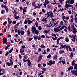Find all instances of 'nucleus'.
Returning a JSON list of instances; mask_svg holds the SVG:
<instances>
[{"label":"nucleus","mask_w":77,"mask_h":77,"mask_svg":"<svg viewBox=\"0 0 77 77\" xmlns=\"http://www.w3.org/2000/svg\"><path fill=\"white\" fill-rule=\"evenodd\" d=\"M32 32L33 33L38 35L39 34V31L36 30V28L34 26L32 27Z\"/></svg>","instance_id":"nucleus-1"},{"label":"nucleus","mask_w":77,"mask_h":77,"mask_svg":"<svg viewBox=\"0 0 77 77\" xmlns=\"http://www.w3.org/2000/svg\"><path fill=\"white\" fill-rule=\"evenodd\" d=\"M74 69L76 70H73L71 71V72H72V74H74V75H76V76H77V67H74Z\"/></svg>","instance_id":"nucleus-2"},{"label":"nucleus","mask_w":77,"mask_h":77,"mask_svg":"<svg viewBox=\"0 0 77 77\" xmlns=\"http://www.w3.org/2000/svg\"><path fill=\"white\" fill-rule=\"evenodd\" d=\"M14 63V62L12 60V59H11L10 60V63L8 62H7L6 63V64L8 65V66H10L11 65H13Z\"/></svg>","instance_id":"nucleus-3"},{"label":"nucleus","mask_w":77,"mask_h":77,"mask_svg":"<svg viewBox=\"0 0 77 77\" xmlns=\"http://www.w3.org/2000/svg\"><path fill=\"white\" fill-rule=\"evenodd\" d=\"M76 61V60L75 61V60H74L72 62V65L74 66V67H77V64L74 63Z\"/></svg>","instance_id":"nucleus-4"},{"label":"nucleus","mask_w":77,"mask_h":77,"mask_svg":"<svg viewBox=\"0 0 77 77\" xmlns=\"http://www.w3.org/2000/svg\"><path fill=\"white\" fill-rule=\"evenodd\" d=\"M2 72H3V73H4V74H5V73H6V71H5V69L3 68L0 69V73H1V72H2Z\"/></svg>","instance_id":"nucleus-5"},{"label":"nucleus","mask_w":77,"mask_h":77,"mask_svg":"<svg viewBox=\"0 0 77 77\" xmlns=\"http://www.w3.org/2000/svg\"><path fill=\"white\" fill-rule=\"evenodd\" d=\"M73 69V67L72 66H70L69 68L68 69V71H69L70 72L71 70H72Z\"/></svg>","instance_id":"nucleus-6"},{"label":"nucleus","mask_w":77,"mask_h":77,"mask_svg":"<svg viewBox=\"0 0 77 77\" xmlns=\"http://www.w3.org/2000/svg\"><path fill=\"white\" fill-rule=\"evenodd\" d=\"M53 58L54 59L56 60V61H57V55H55V56H54Z\"/></svg>","instance_id":"nucleus-7"},{"label":"nucleus","mask_w":77,"mask_h":77,"mask_svg":"<svg viewBox=\"0 0 77 77\" xmlns=\"http://www.w3.org/2000/svg\"><path fill=\"white\" fill-rule=\"evenodd\" d=\"M27 61L28 63V66H30V65H31V62H30V60H29V59L28 58L27 59Z\"/></svg>","instance_id":"nucleus-8"},{"label":"nucleus","mask_w":77,"mask_h":77,"mask_svg":"<svg viewBox=\"0 0 77 77\" xmlns=\"http://www.w3.org/2000/svg\"><path fill=\"white\" fill-rule=\"evenodd\" d=\"M14 18H15V19H16V20H17V19H18L19 17V16H17V15H16L15 14H14Z\"/></svg>","instance_id":"nucleus-9"},{"label":"nucleus","mask_w":77,"mask_h":77,"mask_svg":"<svg viewBox=\"0 0 77 77\" xmlns=\"http://www.w3.org/2000/svg\"><path fill=\"white\" fill-rule=\"evenodd\" d=\"M72 29L73 30L72 31V32L74 33H76V32H77V29H76V28H73Z\"/></svg>","instance_id":"nucleus-10"},{"label":"nucleus","mask_w":77,"mask_h":77,"mask_svg":"<svg viewBox=\"0 0 77 77\" xmlns=\"http://www.w3.org/2000/svg\"><path fill=\"white\" fill-rule=\"evenodd\" d=\"M64 53V50H61L59 51V53L60 54H63Z\"/></svg>","instance_id":"nucleus-11"},{"label":"nucleus","mask_w":77,"mask_h":77,"mask_svg":"<svg viewBox=\"0 0 77 77\" xmlns=\"http://www.w3.org/2000/svg\"><path fill=\"white\" fill-rule=\"evenodd\" d=\"M4 8L5 9L7 13H8V11H9V8L7 7H5Z\"/></svg>","instance_id":"nucleus-12"},{"label":"nucleus","mask_w":77,"mask_h":77,"mask_svg":"<svg viewBox=\"0 0 77 77\" xmlns=\"http://www.w3.org/2000/svg\"><path fill=\"white\" fill-rule=\"evenodd\" d=\"M70 54H71L70 55L69 57H71V59H72L73 57V56H74V55L73 54V53H72V52H71Z\"/></svg>","instance_id":"nucleus-13"},{"label":"nucleus","mask_w":77,"mask_h":77,"mask_svg":"<svg viewBox=\"0 0 77 77\" xmlns=\"http://www.w3.org/2000/svg\"><path fill=\"white\" fill-rule=\"evenodd\" d=\"M66 5H65V8H66L67 9H68L69 7V5L68 4H67V2H66Z\"/></svg>","instance_id":"nucleus-14"},{"label":"nucleus","mask_w":77,"mask_h":77,"mask_svg":"<svg viewBox=\"0 0 77 77\" xmlns=\"http://www.w3.org/2000/svg\"><path fill=\"white\" fill-rule=\"evenodd\" d=\"M21 35H24V32L23 30H21Z\"/></svg>","instance_id":"nucleus-15"},{"label":"nucleus","mask_w":77,"mask_h":77,"mask_svg":"<svg viewBox=\"0 0 77 77\" xmlns=\"http://www.w3.org/2000/svg\"><path fill=\"white\" fill-rule=\"evenodd\" d=\"M61 62L63 64V65H65V59L64 60H62Z\"/></svg>","instance_id":"nucleus-16"},{"label":"nucleus","mask_w":77,"mask_h":77,"mask_svg":"<svg viewBox=\"0 0 77 77\" xmlns=\"http://www.w3.org/2000/svg\"><path fill=\"white\" fill-rule=\"evenodd\" d=\"M37 39H38V40H41V35H40L38 36L37 35Z\"/></svg>","instance_id":"nucleus-17"},{"label":"nucleus","mask_w":77,"mask_h":77,"mask_svg":"<svg viewBox=\"0 0 77 77\" xmlns=\"http://www.w3.org/2000/svg\"><path fill=\"white\" fill-rule=\"evenodd\" d=\"M30 31L29 30H27V36H30Z\"/></svg>","instance_id":"nucleus-18"},{"label":"nucleus","mask_w":77,"mask_h":77,"mask_svg":"<svg viewBox=\"0 0 77 77\" xmlns=\"http://www.w3.org/2000/svg\"><path fill=\"white\" fill-rule=\"evenodd\" d=\"M21 30L20 29H19L17 31V33L19 35H20V34H21Z\"/></svg>","instance_id":"nucleus-19"},{"label":"nucleus","mask_w":77,"mask_h":77,"mask_svg":"<svg viewBox=\"0 0 77 77\" xmlns=\"http://www.w3.org/2000/svg\"><path fill=\"white\" fill-rule=\"evenodd\" d=\"M5 12V10H2L1 11V13L2 14H4Z\"/></svg>","instance_id":"nucleus-20"},{"label":"nucleus","mask_w":77,"mask_h":77,"mask_svg":"<svg viewBox=\"0 0 77 77\" xmlns=\"http://www.w3.org/2000/svg\"><path fill=\"white\" fill-rule=\"evenodd\" d=\"M28 24L29 25L30 24H32V20H28Z\"/></svg>","instance_id":"nucleus-21"},{"label":"nucleus","mask_w":77,"mask_h":77,"mask_svg":"<svg viewBox=\"0 0 77 77\" xmlns=\"http://www.w3.org/2000/svg\"><path fill=\"white\" fill-rule=\"evenodd\" d=\"M26 9H27V7H25L23 8V11L24 12H26Z\"/></svg>","instance_id":"nucleus-22"},{"label":"nucleus","mask_w":77,"mask_h":77,"mask_svg":"<svg viewBox=\"0 0 77 77\" xmlns=\"http://www.w3.org/2000/svg\"><path fill=\"white\" fill-rule=\"evenodd\" d=\"M65 41L66 42H69V38H68V37L66 38H65Z\"/></svg>","instance_id":"nucleus-23"},{"label":"nucleus","mask_w":77,"mask_h":77,"mask_svg":"<svg viewBox=\"0 0 77 77\" xmlns=\"http://www.w3.org/2000/svg\"><path fill=\"white\" fill-rule=\"evenodd\" d=\"M74 0H71L70 4H71V5H72V4H74Z\"/></svg>","instance_id":"nucleus-24"},{"label":"nucleus","mask_w":77,"mask_h":77,"mask_svg":"<svg viewBox=\"0 0 77 77\" xmlns=\"http://www.w3.org/2000/svg\"><path fill=\"white\" fill-rule=\"evenodd\" d=\"M23 57L24 59H27V58H28V56L27 55H25L23 56Z\"/></svg>","instance_id":"nucleus-25"},{"label":"nucleus","mask_w":77,"mask_h":77,"mask_svg":"<svg viewBox=\"0 0 77 77\" xmlns=\"http://www.w3.org/2000/svg\"><path fill=\"white\" fill-rule=\"evenodd\" d=\"M49 63H50L51 65H52V64H53V61H52V60H51L49 61Z\"/></svg>","instance_id":"nucleus-26"},{"label":"nucleus","mask_w":77,"mask_h":77,"mask_svg":"<svg viewBox=\"0 0 77 77\" xmlns=\"http://www.w3.org/2000/svg\"><path fill=\"white\" fill-rule=\"evenodd\" d=\"M35 25L36 27H38V21H36L35 23Z\"/></svg>","instance_id":"nucleus-27"},{"label":"nucleus","mask_w":77,"mask_h":77,"mask_svg":"<svg viewBox=\"0 0 77 77\" xmlns=\"http://www.w3.org/2000/svg\"><path fill=\"white\" fill-rule=\"evenodd\" d=\"M60 40V39H59V38H58L57 41V44H59V41Z\"/></svg>","instance_id":"nucleus-28"},{"label":"nucleus","mask_w":77,"mask_h":77,"mask_svg":"<svg viewBox=\"0 0 77 77\" xmlns=\"http://www.w3.org/2000/svg\"><path fill=\"white\" fill-rule=\"evenodd\" d=\"M34 39H35V40H37V39H38L37 35L34 36Z\"/></svg>","instance_id":"nucleus-29"},{"label":"nucleus","mask_w":77,"mask_h":77,"mask_svg":"<svg viewBox=\"0 0 77 77\" xmlns=\"http://www.w3.org/2000/svg\"><path fill=\"white\" fill-rule=\"evenodd\" d=\"M70 36L71 38H72V37H75V35L74 34H73L72 35H72H69V37Z\"/></svg>","instance_id":"nucleus-30"},{"label":"nucleus","mask_w":77,"mask_h":77,"mask_svg":"<svg viewBox=\"0 0 77 77\" xmlns=\"http://www.w3.org/2000/svg\"><path fill=\"white\" fill-rule=\"evenodd\" d=\"M51 57V55L50 54H49V55L47 56V57L48 59H50Z\"/></svg>","instance_id":"nucleus-31"},{"label":"nucleus","mask_w":77,"mask_h":77,"mask_svg":"<svg viewBox=\"0 0 77 77\" xmlns=\"http://www.w3.org/2000/svg\"><path fill=\"white\" fill-rule=\"evenodd\" d=\"M70 1V0H67V1L66 2V3H67V4H68H68L69 5Z\"/></svg>","instance_id":"nucleus-32"},{"label":"nucleus","mask_w":77,"mask_h":77,"mask_svg":"<svg viewBox=\"0 0 77 77\" xmlns=\"http://www.w3.org/2000/svg\"><path fill=\"white\" fill-rule=\"evenodd\" d=\"M44 32V33H49V30H45Z\"/></svg>","instance_id":"nucleus-33"},{"label":"nucleus","mask_w":77,"mask_h":77,"mask_svg":"<svg viewBox=\"0 0 77 77\" xmlns=\"http://www.w3.org/2000/svg\"><path fill=\"white\" fill-rule=\"evenodd\" d=\"M3 41H7V38H6V37H5L4 38H3Z\"/></svg>","instance_id":"nucleus-34"},{"label":"nucleus","mask_w":77,"mask_h":77,"mask_svg":"<svg viewBox=\"0 0 77 77\" xmlns=\"http://www.w3.org/2000/svg\"><path fill=\"white\" fill-rule=\"evenodd\" d=\"M32 5L33 6H34V7H35V6L36 5H35V2H33L32 3Z\"/></svg>","instance_id":"nucleus-35"},{"label":"nucleus","mask_w":77,"mask_h":77,"mask_svg":"<svg viewBox=\"0 0 77 77\" xmlns=\"http://www.w3.org/2000/svg\"><path fill=\"white\" fill-rule=\"evenodd\" d=\"M13 49H14L13 48L11 49V50H10L9 51V53H11L12 52V51H13Z\"/></svg>","instance_id":"nucleus-36"},{"label":"nucleus","mask_w":77,"mask_h":77,"mask_svg":"<svg viewBox=\"0 0 77 77\" xmlns=\"http://www.w3.org/2000/svg\"><path fill=\"white\" fill-rule=\"evenodd\" d=\"M40 47L42 48H45V46H44V45H41L40 46Z\"/></svg>","instance_id":"nucleus-37"},{"label":"nucleus","mask_w":77,"mask_h":77,"mask_svg":"<svg viewBox=\"0 0 77 77\" xmlns=\"http://www.w3.org/2000/svg\"><path fill=\"white\" fill-rule=\"evenodd\" d=\"M40 37L41 38H42L43 39H44V38H45V35H42L41 36H40Z\"/></svg>","instance_id":"nucleus-38"},{"label":"nucleus","mask_w":77,"mask_h":77,"mask_svg":"<svg viewBox=\"0 0 77 77\" xmlns=\"http://www.w3.org/2000/svg\"><path fill=\"white\" fill-rule=\"evenodd\" d=\"M32 39H33V38H31L29 37V38H28V41H32Z\"/></svg>","instance_id":"nucleus-39"},{"label":"nucleus","mask_w":77,"mask_h":77,"mask_svg":"<svg viewBox=\"0 0 77 77\" xmlns=\"http://www.w3.org/2000/svg\"><path fill=\"white\" fill-rule=\"evenodd\" d=\"M42 59L41 58H40L39 57H38V62H40V61H41V60H42Z\"/></svg>","instance_id":"nucleus-40"},{"label":"nucleus","mask_w":77,"mask_h":77,"mask_svg":"<svg viewBox=\"0 0 77 77\" xmlns=\"http://www.w3.org/2000/svg\"><path fill=\"white\" fill-rule=\"evenodd\" d=\"M62 18L63 19V21H65V19L66 18V17L65 16H63L62 17Z\"/></svg>","instance_id":"nucleus-41"},{"label":"nucleus","mask_w":77,"mask_h":77,"mask_svg":"<svg viewBox=\"0 0 77 77\" xmlns=\"http://www.w3.org/2000/svg\"><path fill=\"white\" fill-rule=\"evenodd\" d=\"M51 36H54L55 37H56V34H54L53 33H52V34H51Z\"/></svg>","instance_id":"nucleus-42"},{"label":"nucleus","mask_w":77,"mask_h":77,"mask_svg":"<svg viewBox=\"0 0 77 77\" xmlns=\"http://www.w3.org/2000/svg\"><path fill=\"white\" fill-rule=\"evenodd\" d=\"M54 30L55 33H57V31L56 30V28H54Z\"/></svg>","instance_id":"nucleus-43"},{"label":"nucleus","mask_w":77,"mask_h":77,"mask_svg":"<svg viewBox=\"0 0 77 77\" xmlns=\"http://www.w3.org/2000/svg\"><path fill=\"white\" fill-rule=\"evenodd\" d=\"M38 29L39 30H41L42 29V27H41V26H39L38 27Z\"/></svg>","instance_id":"nucleus-44"},{"label":"nucleus","mask_w":77,"mask_h":77,"mask_svg":"<svg viewBox=\"0 0 77 77\" xmlns=\"http://www.w3.org/2000/svg\"><path fill=\"white\" fill-rule=\"evenodd\" d=\"M6 24H7V21H5L3 23V25L4 26H5V25H6Z\"/></svg>","instance_id":"nucleus-45"},{"label":"nucleus","mask_w":77,"mask_h":77,"mask_svg":"<svg viewBox=\"0 0 77 77\" xmlns=\"http://www.w3.org/2000/svg\"><path fill=\"white\" fill-rule=\"evenodd\" d=\"M47 14H48V15L47 16V17H50V15H51V14H50V13H48V12H47Z\"/></svg>","instance_id":"nucleus-46"},{"label":"nucleus","mask_w":77,"mask_h":77,"mask_svg":"<svg viewBox=\"0 0 77 77\" xmlns=\"http://www.w3.org/2000/svg\"><path fill=\"white\" fill-rule=\"evenodd\" d=\"M27 20H25L24 21V24H27Z\"/></svg>","instance_id":"nucleus-47"},{"label":"nucleus","mask_w":77,"mask_h":77,"mask_svg":"<svg viewBox=\"0 0 77 77\" xmlns=\"http://www.w3.org/2000/svg\"><path fill=\"white\" fill-rule=\"evenodd\" d=\"M3 44H6V42H7V41L3 40Z\"/></svg>","instance_id":"nucleus-48"},{"label":"nucleus","mask_w":77,"mask_h":77,"mask_svg":"<svg viewBox=\"0 0 77 77\" xmlns=\"http://www.w3.org/2000/svg\"><path fill=\"white\" fill-rule=\"evenodd\" d=\"M23 42L22 40L20 41L19 43L18 44H23Z\"/></svg>","instance_id":"nucleus-49"},{"label":"nucleus","mask_w":77,"mask_h":77,"mask_svg":"<svg viewBox=\"0 0 77 77\" xmlns=\"http://www.w3.org/2000/svg\"><path fill=\"white\" fill-rule=\"evenodd\" d=\"M42 55L40 54V55L38 57H40V58H42Z\"/></svg>","instance_id":"nucleus-50"},{"label":"nucleus","mask_w":77,"mask_h":77,"mask_svg":"<svg viewBox=\"0 0 77 77\" xmlns=\"http://www.w3.org/2000/svg\"><path fill=\"white\" fill-rule=\"evenodd\" d=\"M38 68H41V64L38 63Z\"/></svg>","instance_id":"nucleus-51"},{"label":"nucleus","mask_w":77,"mask_h":77,"mask_svg":"<svg viewBox=\"0 0 77 77\" xmlns=\"http://www.w3.org/2000/svg\"><path fill=\"white\" fill-rule=\"evenodd\" d=\"M63 21H61V22L60 23V25H63Z\"/></svg>","instance_id":"nucleus-52"},{"label":"nucleus","mask_w":77,"mask_h":77,"mask_svg":"<svg viewBox=\"0 0 77 77\" xmlns=\"http://www.w3.org/2000/svg\"><path fill=\"white\" fill-rule=\"evenodd\" d=\"M5 2H3V3H4L5 4H6V3H7V2H8V1H7V0H5Z\"/></svg>","instance_id":"nucleus-53"},{"label":"nucleus","mask_w":77,"mask_h":77,"mask_svg":"<svg viewBox=\"0 0 77 77\" xmlns=\"http://www.w3.org/2000/svg\"><path fill=\"white\" fill-rule=\"evenodd\" d=\"M8 54H9V52H6L5 55V56H8Z\"/></svg>","instance_id":"nucleus-54"},{"label":"nucleus","mask_w":77,"mask_h":77,"mask_svg":"<svg viewBox=\"0 0 77 77\" xmlns=\"http://www.w3.org/2000/svg\"><path fill=\"white\" fill-rule=\"evenodd\" d=\"M65 19L66 20H69V16L67 17H66Z\"/></svg>","instance_id":"nucleus-55"},{"label":"nucleus","mask_w":77,"mask_h":77,"mask_svg":"<svg viewBox=\"0 0 77 77\" xmlns=\"http://www.w3.org/2000/svg\"><path fill=\"white\" fill-rule=\"evenodd\" d=\"M21 48H23V49H24V48H26V47L25 46V45L22 46H21Z\"/></svg>","instance_id":"nucleus-56"},{"label":"nucleus","mask_w":77,"mask_h":77,"mask_svg":"<svg viewBox=\"0 0 77 77\" xmlns=\"http://www.w3.org/2000/svg\"><path fill=\"white\" fill-rule=\"evenodd\" d=\"M62 29H63L65 28V25H63V26H62L61 27V28Z\"/></svg>","instance_id":"nucleus-57"},{"label":"nucleus","mask_w":77,"mask_h":77,"mask_svg":"<svg viewBox=\"0 0 77 77\" xmlns=\"http://www.w3.org/2000/svg\"><path fill=\"white\" fill-rule=\"evenodd\" d=\"M48 13L49 14H51V15H53V12L52 11H49L48 12Z\"/></svg>","instance_id":"nucleus-58"},{"label":"nucleus","mask_w":77,"mask_h":77,"mask_svg":"<svg viewBox=\"0 0 77 77\" xmlns=\"http://www.w3.org/2000/svg\"><path fill=\"white\" fill-rule=\"evenodd\" d=\"M42 12H43V13L44 14L45 13V10H44V9H42Z\"/></svg>","instance_id":"nucleus-59"},{"label":"nucleus","mask_w":77,"mask_h":77,"mask_svg":"<svg viewBox=\"0 0 77 77\" xmlns=\"http://www.w3.org/2000/svg\"><path fill=\"white\" fill-rule=\"evenodd\" d=\"M42 71H46V68H42Z\"/></svg>","instance_id":"nucleus-60"},{"label":"nucleus","mask_w":77,"mask_h":77,"mask_svg":"<svg viewBox=\"0 0 77 77\" xmlns=\"http://www.w3.org/2000/svg\"><path fill=\"white\" fill-rule=\"evenodd\" d=\"M33 15L34 16H35V15H36V13H35V12H34L33 13Z\"/></svg>","instance_id":"nucleus-61"},{"label":"nucleus","mask_w":77,"mask_h":77,"mask_svg":"<svg viewBox=\"0 0 77 77\" xmlns=\"http://www.w3.org/2000/svg\"><path fill=\"white\" fill-rule=\"evenodd\" d=\"M46 53H47L46 51H44L43 53H42V54H44V55L45 54H46Z\"/></svg>","instance_id":"nucleus-62"},{"label":"nucleus","mask_w":77,"mask_h":77,"mask_svg":"<svg viewBox=\"0 0 77 77\" xmlns=\"http://www.w3.org/2000/svg\"><path fill=\"white\" fill-rule=\"evenodd\" d=\"M17 67H18V66H17V65H15L14 66V68L16 69Z\"/></svg>","instance_id":"nucleus-63"},{"label":"nucleus","mask_w":77,"mask_h":77,"mask_svg":"<svg viewBox=\"0 0 77 77\" xmlns=\"http://www.w3.org/2000/svg\"><path fill=\"white\" fill-rule=\"evenodd\" d=\"M70 47V46L67 45V46H66V48H69Z\"/></svg>","instance_id":"nucleus-64"}]
</instances>
